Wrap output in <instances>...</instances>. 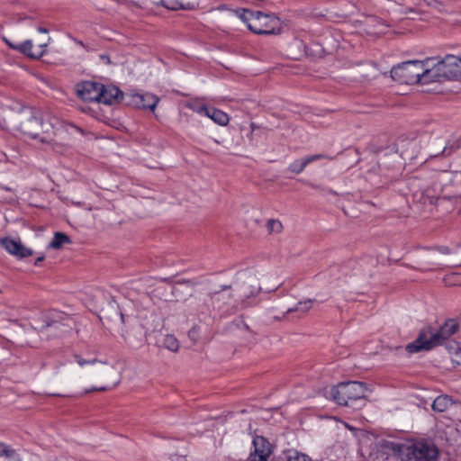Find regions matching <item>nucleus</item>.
<instances>
[{"label":"nucleus","instance_id":"a878e982","mask_svg":"<svg viewBox=\"0 0 461 461\" xmlns=\"http://www.w3.org/2000/svg\"><path fill=\"white\" fill-rule=\"evenodd\" d=\"M163 345L170 351L176 352L179 348L178 340L173 335H166L164 338Z\"/></svg>","mask_w":461,"mask_h":461},{"label":"nucleus","instance_id":"c9c22d12","mask_svg":"<svg viewBox=\"0 0 461 461\" xmlns=\"http://www.w3.org/2000/svg\"><path fill=\"white\" fill-rule=\"evenodd\" d=\"M178 284H187V285H191L192 286L194 285L192 281L190 280H184V281H180L178 282Z\"/></svg>","mask_w":461,"mask_h":461},{"label":"nucleus","instance_id":"5701e85b","mask_svg":"<svg viewBox=\"0 0 461 461\" xmlns=\"http://www.w3.org/2000/svg\"><path fill=\"white\" fill-rule=\"evenodd\" d=\"M447 349L451 356L452 362L461 366V344L453 341L447 346Z\"/></svg>","mask_w":461,"mask_h":461},{"label":"nucleus","instance_id":"4be33fe9","mask_svg":"<svg viewBox=\"0 0 461 461\" xmlns=\"http://www.w3.org/2000/svg\"><path fill=\"white\" fill-rule=\"evenodd\" d=\"M65 243H71L70 238L66 233L55 232L54 237L49 245V248L59 249Z\"/></svg>","mask_w":461,"mask_h":461},{"label":"nucleus","instance_id":"bb28decb","mask_svg":"<svg viewBox=\"0 0 461 461\" xmlns=\"http://www.w3.org/2000/svg\"><path fill=\"white\" fill-rule=\"evenodd\" d=\"M312 300L299 302L297 303V305L295 306V308H289L286 312L290 313V312H300L303 314V313H306L312 308Z\"/></svg>","mask_w":461,"mask_h":461},{"label":"nucleus","instance_id":"58836bf2","mask_svg":"<svg viewBox=\"0 0 461 461\" xmlns=\"http://www.w3.org/2000/svg\"><path fill=\"white\" fill-rule=\"evenodd\" d=\"M118 313H119V315H120V318H121V320H122V322H124V315H123L121 312H119Z\"/></svg>","mask_w":461,"mask_h":461},{"label":"nucleus","instance_id":"37998d69","mask_svg":"<svg viewBox=\"0 0 461 461\" xmlns=\"http://www.w3.org/2000/svg\"><path fill=\"white\" fill-rule=\"evenodd\" d=\"M101 59H104V60H106V59H108V58L104 56H101Z\"/></svg>","mask_w":461,"mask_h":461},{"label":"nucleus","instance_id":"412c9836","mask_svg":"<svg viewBox=\"0 0 461 461\" xmlns=\"http://www.w3.org/2000/svg\"><path fill=\"white\" fill-rule=\"evenodd\" d=\"M0 461H20L15 450L0 442Z\"/></svg>","mask_w":461,"mask_h":461},{"label":"nucleus","instance_id":"e433bc0d","mask_svg":"<svg viewBox=\"0 0 461 461\" xmlns=\"http://www.w3.org/2000/svg\"><path fill=\"white\" fill-rule=\"evenodd\" d=\"M44 260V257L41 256V257H39L36 260H35V265H38L40 262L43 261Z\"/></svg>","mask_w":461,"mask_h":461},{"label":"nucleus","instance_id":"ea45409f","mask_svg":"<svg viewBox=\"0 0 461 461\" xmlns=\"http://www.w3.org/2000/svg\"><path fill=\"white\" fill-rule=\"evenodd\" d=\"M416 184V180H413L412 182L410 183L411 186L413 188L417 185Z\"/></svg>","mask_w":461,"mask_h":461},{"label":"nucleus","instance_id":"cd10ccee","mask_svg":"<svg viewBox=\"0 0 461 461\" xmlns=\"http://www.w3.org/2000/svg\"><path fill=\"white\" fill-rule=\"evenodd\" d=\"M266 226L269 234L280 233L283 230L282 222L275 219L268 220Z\"/></svg>","mask_w":461,"mask_h":461},{"label":"nucleus","instance_id":"c756f323","mask_svg":"<svg viewBox=\"0 0 461 461\" xmlns=\"http://www.w3.org/2000/svg\"><path fill=\"white\" fill-rule=\"evenodd\" d=\"M307 185L313 189L319 190L323 195H326L328 194H334V195L337 194V193L330 188L321 186V185H315L312 183H307Z\"/></svg>","mask_w":461,"mask_h":461},{"label":"nucleus","instance_id":"473e14b6","mask_svg":"<svg viewBox=\"0 0 461 461\" xmlns=\"http://www.w3.org/2000/svg\"><path fill=\"white\" fill-rule=\"evenodd\" d=\"M326 158L325 155L323 154H316V155H312V156H308L306 157V162L308 163V165L313 161H316V160H319V159H322Z\"/></svg>","mask_w":461,"mask_h":461},{"label":"nucleus","instance_id":"72a5a7b5","mask_svg":"<svg viewBox=\"0 0 461 461\" xmlns=\"http://www.w3.org/2000/svg\"><path fill=\"white\" fill-rule=\"evenodd\" d=\"M198 113L204 114L208 116L211 108H208L206 105H201L195 110Z\"/></svg>","mask_w":461,"mask_h":461},{"label":"nucleus","instance_id":"9b49d317","mask_svg":"<svg viewBox=\"0 0 461 461\" xmlns=\"http://www.w3.org/2000/svg\"><path fill=\"white\" fill-rule=\"evenodd\" d=\"M72 357L74 361L81 367L91 366L89 372L96 379L105 378L112 373H114L112 367L108 366L104 363H102L97 358L86 359L79 354H74Z\"/></svg>","mask_w":461,"mask_h":461},{"label":"nucleus","instance_id":"6e6552de","mask_svg":"<svg viewBox=\"0 0 461 461\" xmlns=\"http://www.w3.org/2000/svg\"><path fill=\"white\" fill-rule=\"evenodd\" d=\"M365 384L357 381L339 383L331 388L332 399L339 405H348L366 396Z\"/></svg>","mask_w":461,"mask_h":461},{"label":"nucleus","instance_id":"f8f14e48","mask_svg":"<svg viewBox=\"0 0 461 461\" xmlns=\"http://www.w3.org/2000/svg\"><path fill=\"white\" fill-rule=\"evenodd\" d=\"M159 99L151 94H127L125 95V103L127 105L135 108L154 111Z\"/></svg>","mask_w":461,"mask_h":461},{"label":"nucleus","instance_id":"4c0bfd02","mask_svg":"<svg viewBox=\"0 0 461 461\" xmlns=\"http://www.w3.org/2000/svg\"><path fill=\"white\" fill-rule=\"evenodd\" d=\"M440 251H441L442 253H448V251H449V250H448V248H447V247H443V248H441Z\"/></svg>","mask_w":461,"mask_h":461},{"label":"nucleus","instance_id":"6ab92c4d","mask_svg":"<svg viewBox=\"0 0 461 461\" xmlns=\"http://www.w3.org/2000/svg\"><path fill=\"white\" fill-rule=\"evenodd\" d=\"M459 144H452L450 146H444L440 145L438 149H429V158H437L439 155H442L443 157H448L450 156L455 150L459 149Z\"/></svg>","mask_w":461,"mask_h":461},{"label":"nucleus","instance_id":"7c9ffc66","mask_svg":"<svg viewBox=\"0 0 461 461\" xmlns=\"http://www.w3.org/2000/svg\"><path fill=\"white\" fill-rule=\"evenodd\" d=\"M12 21L15 23H22L23 22L31 23L32 21V17L22 14H17L14 15Z\"/></svg>","mask_w":461,"mask_h":461},{"label":"nucleus","instance_id":"aec40b11","mask_svg":"<svg viewBox=\"0 0 461 461\" xmlns=\"http://www.w3.org/2000/svg\"><path fill=\"white\" fill-rule=\"evenodd\" d=\"M207 117L221 126H226L230 121L229 115L226 113L216 108H211Z\"/></svg>","mask_w":461,"mask_h":461},{"label":"nucleus","instance_id":"20e7f679","mask_svg":"<svg viewBox=\"0 0 461 461\" xmlns=\"http://www.w3.org/2000/svg\"><path fill=\"white\" fill-rule=\"evenodd\" d=\"M390 448L402 461H438L437 446L424 439L406 443H390Z\"/></svg>","mask_w":461,"mask_h":461},{"label":"nucleus","instance_id":"79ce46f5","mask_svg":"<svg viewBox=\"0 0 461 461\" xmlns=\"http://www.w3.org/2000/svg\"><path fill=\"white\" fill-rule=\"evenodd\" d=\"M101 59H104V60H106V59H108V58L104 56H101Z\"/></svg>","mask_w":461,"mask_h":461},{"label":"nucleus","instance_id":"423d86ee","mask_svg":"<svg viewBox=\"0 0 461 461\" xmlns=\"http://www.w3.org/2000/svg\"><path fill=\"white\" fill-rule=\"evenodd\" d=\"M237 17L247 24L249 30L256 34H276L279 32V20L270 14L253 12L249 9L231 10Z\"/></svg>","mask_w":461,"mask_h":461},{"label":"nucleus","instance_id":"f257e3e1","mask_svg":"<svg viewBox=\"0 0 461 461\" xmlns=\"http://www.w3.org/2000/svg\"><path fill=\"white\" fill-rule=\"evenodd\" d=\"M455 65L461 62V57L457 58L453 55H447L444 59L434 61L433 58L425 60H409L398 64L391 69V77L394 81L400 84L413 85L417 83L427 84L434 81L440 76L443 68L446 67L447 61H452Z\"/></svg>","mask_w":461,"mask_h":461},{"label":"nucleus","instance_id":"ddd939ff","mask_svg":"<svg viewBox=\"0 0 461 461\" xmlns=\"http://www.w3.org/2000/svg\"><path fill=\"white\" fill-rule=\"evenodd\" d=\"M103 84L85 81L77 85V95L86 102H98L100 103V97H102Z\"/></svg>","mask_w":461,"mask_h":461},{"label":"nucleus","instance_id":"c85d7f7f","mask_svg":"<svg viewBox=\"0 0 461 461\" xmlns=\"http://www.w3.org/2000/svg\"><path fill=\"white\" fill-rule=\"evenodd\" d=\"M160 4L167 9L173 11L184 8L180 0H160Z\"/></svg>","mask_w":461,"mask_h":461},{"label":"nucleus","instance_id":"2f4dec72","mask_svg":"<svg viewBox=\"0 0 461 461\" xmlns=\"http://www.w3.org/2000/svg\"><path fill=\"white\" fill-rule=\"evenodd\" d=\"M117 384H118V382H115V383L113 384L112 386L104 385V386H101V387H93L90 390H87L86 393H90V392H104V391L110 390L111 388L114 387Z\"/></svg>","mask_w":461,"mask_h":461},{"label":"nucleus","instance_id":"0eeeda50","mask_svg":"<svg viewBox=\"0 0 461 461\" xmlns=\"http://www.w3.org/2000/svg\"><path fill=\"white\" fill-rule=\"evenodd\" d=\"M44 325L41 330L46 333L49 339L62 338L73 330L74 320L68 314L57 311H50L43 316Z\"/></svg>","mask_w":461,"mask_h":461},{"label":"nucleus","instance_id":"7ed1b4c3","mask_svg":"<svg viewBox=\"0 0 461 461\" xmlns=\"http://www.w3.org/2000/svg\"><path fill=\"white\" fill-rule=\"evenodd\" d=\"M457 330L458 324L453 319L447 320L438 330L431 327L425 328L420 331L414 341L406 345L405 349L410 354L430 350L442 344Z\"/></svg>","mask_w":461,"mask_h":461},{"label":"nucleus","instance_id":"9d476101","mask_svg":"<svg viewBox=\"0 0 461 461\" xmlns=\"http://www.w3.org/2000/svg\"><path fill=\"white\" fill-rule=\"evenodd\" d=\"M50 40L51 39L49 37L46 41L40 43L36 49H33V44L31 40H26L22 43L15 44L10 41L9 40L4 38V41L11 49L17 50L20 53L32 59H38L46 53V48L48 47Z\"/></svg>","mask_w":461,"mask_h":461},{"label":"nucleus","instance_id":"f03ea898","mask_svg":"<svg viewBox=\"0 0 461 461\" xmlns=\"http://www.w3.org/2000/svg\"><path fill=\"white\" fill-rule=\"evenodd\" d=\"M66 131L70 129L83 133V130L74 124L61 122L50 113H43L40 110H29L21 116L19 130L32 139H39L43 143L53 141L51 135H55L59 129Z\"/></svg>","mask_w":461,"mask_h":461},{"label":"nucleus","instance_id":"393cba45","mask_svg":"<svg viewBox=\"0 0 461 461\" xmlns=\"http://www.w3.org/2000/svg\"><path fill=\"white\" fill-rule=\"evenodd\" d=\"M307 166L308 163L306 162V158H304L300 160H295L292 162L288 167V170L294 174L298 175L302 173Z\"/></svg>","mask_w":461,"mask_h":461},{"label":"nucleus","instance_id":"39448f33","mask_svg":"<svg viewBox=\"0 0 461 461\" xmlns=\"http://www.w3.org/2000/svg\"><path fill=\"white\" fill-rule=\"evenodd\" d=\"M230 285H221V290L210 293L196 306V314L199 319L205 320L209 317H214L216 312H226L235 296L231 292Z\"/></svg>","mask_w":461,"mask_h":461},{"label":"nucleus","instance_id":"2eb2a0df","mask_svg":"<svg viewBox=\"0 0 461 461\" xmlns=\"http://www.w3.org/2000/svg\"><path fill=\"white\" fill-rule=\"evenodd\" d=\"M0 245L10 254L18 258H27L32 255V250L24 247L21 241L10 238L0 239Z\"/></svg>","mask_w":461,"mask_h":461},{"label":"nucleus","instance_id":"f3484780","mask_svg":"<svg viewBox=\"0 0 461 461\" xmlns=\"http://www.w3.org/2000/svg\"><path fill=\"white\" fill-rule=\"evenodd\" d=\"M439 195L438 190H437L436 184L433 186H428L425 189L415 191L413 196L420 203L424 204H435Z\"/></svg>","mask_w":461,"mask_h":461},{"label":"nucleus","instance_id":"f704fd0d","mask_svg":"<svg viewBox=\"0 0 461 461\" xmlns=\"http://www.w3.org/2000/svg\"><path fill=\"white\" fill-rule=\"evenodd\" d=\"M37 31H38L39 32H41V33H48V32H49V30H48V29H46V28H44V27H41V26L37 28Z\"/></svg>","mask_w":461,"mask_h":461},{"label":"nucleus","instance_id":"dca6fc26","mask_svg":"<svg viewBox=\"0 0 461 461\" xmlns=\"http://www.w3.org/2000/svg\"><path fill=\"white\" fill-rule=\"evenodd\" d=\"M102 97H100V103L104 104H113L119 103L124 97L123 93L115 86H104L103 85Z\"/></svg>","mask_w":461,"mask_h":461},{"label":"nucleus","instance_id":"a211bd4d","mask_svg":"<svg viewBox=\"0 0 461 461\" xmlns=\"http://www.w3.org/2000/svg\"><path fill=\"white\" fill-rule=\"evenodd\" d=\"M453 403L454 402L451 397L447 395H439L434 400L432 409L435 411L443 412L449 409Z\"/></svg>","mask_w":461,"mask_h":461},{"label":"nucleus","instance_id":"a19ab883","mask_svg":"<svg viewBox=\"0 0 461 461\" xmlns=\"http://www.w3.org/2000/svg\"><path fill=\"white\" fill-rule=\"evenodd\" d=\"M455 277H456V275H452V276H448V278H447V279L455 278Z\"/></svg>","mask_w":461,"mask_h":461},{"label":"nucleus","instance_id":"b1692460","mask_svg":"<svg viewBox=\"0 0 461 461\" xmlns=\"http://www.w3.org/2000/svg\"><path fill=\"white\" fill-rule=\"evenodd\" d=\"M286 461H312V458L303 453L298 452L294 449H289L285 452Z\"/></svg>","mask_w":461,"mask_h":461},{"label":"nucleus","instance_id":"4468645a","mask_svg":"<svg viewBox=\"0 0 461 461\" xmlns=\"http://www.w3.org/2000/svg\"><path fill=\"white\" fill-rule=\"evenodd\" d=\"M254 451L250 453L249 461H267L273 452L272 445L262 436H256L252 441Z\"/></svg>","mask_w":461,"mask_h":461},{"label":"nucleus","instance_id":"1a4fd4ad","mask_svg":"<svg viewBox=\"0 0 461 461\" xmlns=\"http://www.w3.org/2000/svg\"><path fill=\"white\" fill-rule=\"evenodd\" d=\"M261 291L255 276L249 275L239 286L237 294L234 295L235 302L240 303L242 307H248L251 304L250 298L257 296Z\"/></svg>","mask_w":461,"mask_h":461}]
</instances>
